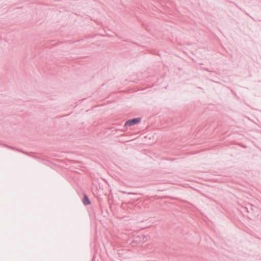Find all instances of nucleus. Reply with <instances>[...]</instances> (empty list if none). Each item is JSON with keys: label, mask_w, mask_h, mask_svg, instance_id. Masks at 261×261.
Listing matches in <instances>:
<instances>
[{"label": "nucleus", "mask_w": 261, "mask_h": 261, "mask_svg": "<svg viewBox=\"0 0 261 261\" xmlns=\"http://www.w3.org/2000/svg\"><path fill=\"white\" fill-rule=\"evenodd\" d=\"M141 118L140 117L134 118L127 120L124 124V126H133L140 122Z\"/></svg>", "instance_id": "obj_1"}, {"label": "nucleus", "mask_w": 261, "mask_h": 261, "mask_svg": "<svg viewBox=\"0 0 261 261\" xmlns=\"http://www.w3.org/2000/svg\"><path fill=\"white\" fill-rule=\"evenodd\" d=\"M82 202L85 205H88L91 203L89 197L86 194L84 195Z\"/></svg>", "instance_id": "obj_3"}, {"label": "nucleus", "mask_w": 261, "mask_h": 261, "mask_svg": "<svg viewBox=\"0 0 261 261\" xmlns=\"http://www.w3.org/2000/svg\"><path fill=\"white\" fill-rule=\"evenodd\" d=\"M0 145H2V146H5L8 148H10L11 149H13V150H15V148L14 147H12V146H10L9 145H6V144H1L0 143Z\"/></svg>", "instance_id": "obj_4"}, {"label": "nucleus", "mask_w": 261, "mask_h": 261, "mask_svg": "<svg viewBox=\"0 0 261 261\" xmlns=\"http://www.w3.org/2000/svg\"><path fill=\"white\" fill-rule=\"evenodd\" d=\"M146 241V239H145V237L143 235H141L140 236H138L135 238V241L136 242L140 243H144Z\"/></svg>", "instance_id": "obj_2"}]
</instances>
